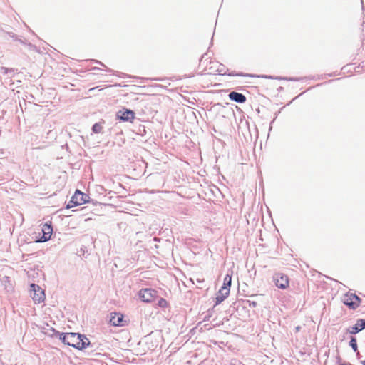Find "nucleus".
<instances>
[{"label": "nucleus", "mask_w": 365, "mask_h": 365, "mask_svg": "<svg viewBox=\"0 0 365 365\" xmlns=\"http://www.w3.org/2000/svg\"><path fill=\"white\" fill-rule=\"evenodd\" d=\"M52 331L51 336L58 337L59 339L64 344L67 342V333H60L58 331L55 330L53 328L50 329Z\"/></svg>", "instance_id": "ddd939ff"}, {"label": "nucleus", "mask_w": 365, "mask_h": 365, "mask_svg": "<svg viewBox=\"0 0 365 365\" xmlns=\"http://www.w3.org/2000/svg\"><path fill=\"white\" fill-rule=\"evenodd\" d=\"M116 116L121 121L132 123L135 118V114L132 110L123 108L117 112Z\"/></svg>", "instance_id": "7ed1b4c3"}, {"label": "nucleus", "mask_w": 365, "mask_h": 365, "mask_svg": "<svg viewBox=\"0 0 365 365\" xmlns=\"http://www.w3.org/2000/svg\"><path fill=\"white\" fill-rule=\"evenodd\" d=\"M139 297L145 302H151L157 297V291L153 289H143L139 292Z\"/></svg>", "instance_id": "39448f33"}, {"label": "nucleus", "mask_w": 365, "mask_h": 365, "mask_svg": "<svg viewBox=\"0 0 365 365\" xmlns=\"http://www.w3.org/2000/svg\"><path fill=\"white\" fill-rule=\"evenodd\" d=\"M66 345L71 346L79 350L86 349L89 346H93L89 339L83 334L78 333H67Z\"/></svg>", "instance_id": "f257e3e1"}, {"label": "nucleus", "mask_w": 365, "mask_h": 365, "mask_svg": "<svg viewBox=\"0 0 365 365\" xmlns=\"http://www.w3.org/2000/svg\"><path fill=\"white\" fill-rule=\"evenodd\" d=\"M228 96L231 101H233L236 103H243L246 101L245 96L236 91L230 92Z\"/></svg>", "instance_id": "1a4fd4ad"}, {"label": "nucleus", "mask_w": 365, "mask_h": 365, "mask_svg": "<svg viewBox=\"0 0 365 365\" xmlns=\"http://www.w3.org/2000/svg\"><path fill=\"white\" fill-rule=\"evenodd\" d=\"M349 346L352 348V349L354 351H357L358 346H357L356 339L355 337H351V340L349 341Z\"/></svg>", "instance_id": "f3484780"}, {"label": "nucleus", "mask_w": 365, "mask_h": 365, "mask_svg": "<svg viewBox=\"0 0 365 365\" xmlns=\"http://www.w3.org/2000/svg\"><path fill=\"white\" fill-rule=\"evenodd\" d=\"M361 364H363V365H365V359L363 360V361H361Z\"/></svg>", "instance_id": "393cba45"}, {"label": "nucleus", "mask_w": 365, "mask_h": 365, "mask_svg": "<svg viewBox=\"0 0 365 365\" xmlns=\"http://www.w3.org/2000/svg\"><path fill=\"white\" fill-rule=\"evenodd\" d=\"M30 287L31 292H34L33 300L37 303L43 302L45 297L44 291L36 284H31Z\"/></svg>", "instance_id": "0eeeda50"}, {"label": "nucleus", "mask_w": 365, "mask_h": 365, "mask_svg": "<svg viewBox=\"0 0 365 365\" xmlns=\"http://www.w3.org/2000/svg\"><path fill=\"white\" fill-rule=\"evenodd\" d=\"M228 76H250V77H253L254 76L252 75H248V74H244L242 73H235L234 71L231 72V73H228Z\"/></svg>", "instance_id": "aec40b11"}, {"label": "nucleus", "mask_w": 365, "mask_h": 365, "mask_svg": "<svg viewBox=\"0 0 365 365\" xmlns=\"http://www.w3.org/2000/svg\"><path fill=\"white\" fill-rule=\"evenodd\" d=\"M9 281H10V278L9 277L5 276L3 277V279H2L3 282H9Z\"/></svg>", "instance_id": "4be33fe9"}, {"label": "nucleus", "mask_w": 365, "mask_h": 365, "mask_svg": "<svg viewBox=\"0 0 365 365\" xmlns=\"http://www.w3.org/2000/svg\"><path fill=\"white\" fill-rule=\"evenodd\" d=\"M355 352L356 353V356H357V358H358L359 359H361V354H360L359 351L357 350V351H355Z\"/></svg>", "instance_id": "5701e85b"}, {"label": "nucleus", "mask_w": 365, "mask_h": 365, "mask_svg": "<svg viewBox=\"0 0 365 365\" xmlns=\"http://www.w3.org/2000/svg\"><path fill=\"white\" fill-rule=\"evenodd\" d=\"M14 69H11V68H7L6 67H1L0 68V73H2V74H8L9 73H14Z\"/></svg>", "instance_id": "6ab92c4d"}, {"label": "nucleus", "mask_w": 365, "mask_h": 365, "mask_svg": "<svg viewBox=\"0 0 365 365\" xmlns=\"http://www.w3.org/2000/svg\"><path fill=\"white\" fill-rule=\"evenodd\" d=\"M123 319V315L120 313H114V315L111 316L110 322L113 326H122V322Z\"/></svg>", "instance_id": "f8f14e48"}, {"label": "nucleus", "mask_w": 365, "mask_h": 365, "mask_svg": "<svg viewBox=\"0 0 365 365\" xmlns=\"http://www.w3.org/2000/svg\"><path fill=\"white\" fill-rule=\"evenodd\" d=\"M78 205V201L73 198V195L72 196L71 200L68 202L66 205V208L69 209Z\"/></svg>", "instance_id": "a211bd4d"}, {"label": "nucleus", "mask_w": 365, "mask_h": 365, "mask_svg": "<svg viewBox=\"0 0 365 365\" xmlns=\"http://www.w3.org/2000/svg\"><path fill=\"white\" fill-rule=\"evenodd\" d=\"M230 289H226L225 287H221L220 289L216 294L215 305L220 304L229 295Z\"/></svg>", "instance_id": "6e6552de"}, {"label": "nucleus", "mask_w": 365, "mask_h": 365, "mask_svg": "<svg viewBox=\"0 0 365 365\" xmlns=\"http://www.w3.org/2000/svg\"><path fill=\"white\" fill-rule=\"evenodd\" d=\"M248 303H249V305L250 307H256L257 305V303L256 302H254V301H248Z\"/></svg>", "instance_id": "412c9836"}, {"label": "nucleus", "mask_w": 365, "mask_h": 365, "mask_svg": "<svg viewBox=\"0 0 365 365\" xmlns=\"http://www.w3.org/2000/svg\"><path fill=\"white\" fill-rule=\"evenodd\" d=\"M42 236L38 238L36 242H45L48 241L51 239V237L53 233V227L51 225V222H46L42 227Z\"/></svg>", "instance_id": "423d86ee"}, {"label": "nucleus", "mask_w": 365, "mask_h": 365, "mask_svg": "<svg viewBox=\"0 0 365 365\" xmlns=\"http://www.w3.org/2000/svg\"><path fill=\"white\" fill-rule=\"evenodd\" d=\"M102 130H103V126L101 125V123L99 122V123H96L93 127H92V131L94 133H102Z\"/></svg>", "instance_id": "4468645a"}, {"label": "nucleus", "mask_w": 365, "mask_h": 365, "mask_svg": "<svg viewBox=\"0 0 365 365\" xmlns=\"http://www.w3.org/2000/svg\"><path fill=\"white\" fill-rule=\"evenodd\" d=\"M106 71H108V72H111L112 71V70L109 69V68H107Z\"/></svg>", "instance_id": "bb28decb"}, {"label": "nucleus", "mask_w": 365, "mask_h": 365, "mask_svg": "<svg viewBox=\"0 0 365 365\" xmlns=\"http://www.w3.org/2000/svg\"><path fill=\"white\" fill-rule=\"evenodd\" d=\"M273 281L275 285L280 289H284L289 286L288 277L283 273H276L273 276Z\"/></svg>", "instance_id": "20e7f679"}, {"label": "nucleus", "mask_w": 365, "mask_h": 365, "mask_svg": "<svg viewBox=\"0 0 365 365\" xmlns=\"http://www.w3.org/2000/svg\"><path fill=\"white\" fill-rule=\"evenodd\" d=\"M343 302L349 308L355 309L360 305L361 299L355 294H346Z\"/></svg>", "instance_id": "f03ea898"}, {"label": "nucleus", "mask_w": 365, "mask_h": 365, "mask_svg": "<svg viewBox=\"0 0 365 365\" xmlns=\"http://www.w3.org/2000/svg\"><path fill=\"white\" fill-rule=\"evenodd\" d=\"M155 299L158 300L157 305L161 308H165L168 306V302L161 297H156Z\"/></svg>", "instance_id": "dca6fc26"}, {"label": "nucleus", "mask_w": 365, "mask_h": 365, "mask_svg": "<svg viewBox=\"0 0 365 365\" xmlns=\"http://www.w3.org/2000/svg\"><path fill=\"white\" fill-rule=\"evenodd\" d=\"M231 277L227 274L224 278L223 285L222 287H225L226 289H230L231 286Z\"/></svg>", "instance_id": "2eb2a0df"}, {"label": "nucleus", "mask_w": 365, "mask_h": 365, "mask_svg": "<svg viewBox=\"0 0 365 365\" xmlns=\"http://www.w3.org/2000/svg\"><path fill=\"white\" fill-rule=\"evenodd\" d=\"M265 78H271L272 77L271 76H264Z\"/></svg>", "instance_id": "a878e982"}, {"label": "nucleus", "mask_w": 365, "mask_h": 365, "mask_svg": "<svg viewBox=\"0 0 365 365\" xmlns=\"http://www.w3.org/2000/svg\"><path fill=\"white\" fill-rule=\"evenodd\" d=\"M364 329H365V319H357L355 325L351 327V329L349 331V332L351 334H356Z\"/></svg>", "instance_id": "9b49d317"}, {"label": "nucleus", "mask_w": 365, "mask_h": 365, "mask_svg": "<svg viewBox=\"0 0 365 365\" xmlns=\"http://www.w3.org/2000/svg\"><path fill=\"white\" fill-rule=\"evenodd\" d=\"M73 198L78 201V205H82L87 202L89 199V196L78 190H76L73 195Z\"/></svg>", "instance_id": "9d476101"}, {"label": "nucleus", "mask_w": 365, "mask_h": 365, "mask_svg": "<svg viewBox=\"0 0 365 365\" xmlns=\"http://www.w3.org/2000/svg\"><path fill=\"white\" fill-rule=\"evenodd\" d=\"M95 62L97 63H99L100 65H101L103 66H105V65L102 62H100L98 61H95Z\"/></svg>", "instance_id": "b1692460"}]
</instances>
